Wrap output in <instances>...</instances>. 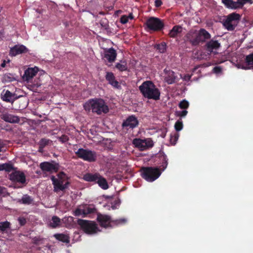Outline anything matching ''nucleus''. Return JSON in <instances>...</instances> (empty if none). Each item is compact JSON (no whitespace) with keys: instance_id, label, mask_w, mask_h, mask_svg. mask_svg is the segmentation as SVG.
<instances>
[{"instance_id":"obj_27","label":"nucleus","mask_w":253,"mask_h":253,"mask_svg":"<svg viewBox=\"0 0 253 253\" xmlns=\"http://www.w3.org/2000/svg\"><path fill=\"white\" fill-rule=\"evenodd\" d=\"M221 2L227 8L232 9H239V6H237V1H234L233 0H221Z\"/></svg>"},{"instance_id":"obj_22","label":"nucleus","mask_w":253,"mask_h":253,"mask_svg":"<svg viewBox=\"0 0 253 253\" xmlns=\"http://www.w3.org/2000/svg\"><path fill=\"white\" fill-rule=\"evenodd\" d=\"M1 118L4 121L10 123H18L20 122L19 117L7 113L2 114Z\"/></svg>"},{"instance_id":"obj_28","label":"nucleus","mask_w":253,"mask_h":253,"mask_svg":"<svg viewBox=\"0 0 253 253\" xmlns=\"http://www.w3.org/2000/svg\"><path fill=\"white\" fill-rule=\"evenodd\" d=\"M181 31L182 27L180 26H174L172 29L170 30L169 33V36L170 38H175L177 37L178 34L181 32Z\"/></svg>"},{"instance_id":"obj_50","label":"nucleus","mask_w":253,"mask_h":253,"mask_svg":"<svg viewBox=\"0 0 253 253\" xmlns=\"http://www.w3.org/2000/svg\"><path fill=\"white\" fill-rule=\"evenodd\" d=\"M4 79L5 80L7 81V82H12L13 81H15V79L14 77H10L8 75H6L4 77Z\"/></svg>"},{"instance_id":"obj_11","label":"nucleus","mask_w":253,"mask_h":253,"mask_svg":"<svg viewBox=\"0 0 253 253\" xmlns=\"http://www.w3.org/2000/svg\"><path fill=\"white\" fill-rule=\"evenodd\" d=\"M133 144L135 147L139 148L141 150H144L147 148L152 147L153 146V141L150 139H142L140 138H135L133 140Z\"/></svg>"},{"instance_id":"obj_21","label":"nucleus","mask_w":253,"mask_h":253,"mask_svg":"<svg viewBox=\"0 0 253 253\" xmlns=\"http://www.w3.org/2000/svg\"><path fill=\"white\" fill-rule=\"evenodd\" d=\"M159 159L160 161V169L164 171L167 167L168 165V159L167 155L164 153L162 152L159 154Z\"/></svg>"},{"instance_id":"obj_38","label":"nucleus","mask_w":253,"mask_h":253,"mask_svg":"<svg viewBox=\"0 0 253 253\" xmlns=\"http://www.w3.org/2000/svg\"><path fill=\"white\" fill-rule=\"evenodd\" d=\"M179 136V134L178 133H177V132H175L173 135L171 134L170 135V143L172 145H174L176 143V142L178 139Z\"/></svg>"},{"instance_id":"obj_37","label":"nucleus","mask_w":253,"mask_h":253,"mask_svg":"<svg viewBox=\"0 0 253 253\" xmlns=\"http://www.w3.org/2000/svg\"><path fill=\"white\" fill-rule=\"evenodd\" d=\"M253 2V0H237V6H239V8H242L247 3L252 4Z\"/></svg>"},{"instance_id":"obj_47","label":"nucleus","mask_w":253,"mask_h":253,"mask_svg":"<svg viewBox=\"0 0 253 253\" xmlns=\"http://www.w3.org/2000/svg\"><path fill=\"white\" fill-rule=\"evenodd\" d=\"M18 221L21 226H24L26 223V219L24 217H19Z\"/></svg>"},{"instance_id":"obj_49","label":"nucleus","mask_w":253,"mask_h":253,"mask_svg":"<svg viewBox=\"0 0 253 253\" xmlns=\"http://www.w3.org/2000/svg\"><path fill=\"white\" fill-rule=\"evenodd\" d=\"M128 21V17L126 15H123L121 17L120 22L122 24H126Z\"/></svg>"},{"instance_id":"obj_14","label":"nucleus","mask_w":253,"mask_h":253,"mask_svg":"<svg viewBox=\"0 0 253 253\" xmlns=\"http://www.w3.org/2000/svg\"><path fill=\"white\" fill-rule=\"evenodd\" d=\"M10 179L12 181L21 184L26 183V176L24 173L20 171H14L10 174Z\"/></svg>"},{"instance_id":"obj_58","label":"nucleus","mask_w":253,"mask_h":253,"mask_svg":"<svg viewBox=\"0 0 253 253\" xmlns=\"http://www.w3.org/2000/svg\"><path fill=\"white\" fill-rule=\"evenodd\" d=\"M1 66L2 67H4L5 66V61H4L1 64Z\"/></svg>"},{"instance_id":"obj_60","label":"nucleus","mask_w":253,"mask_h":253,"mask_svg":"<svg viewBox=\"0 0 253 253\" xmlns=\"http://www.w3.org/2000/svg\"><path fill=\"white\" fill-rule=\"evenodd\" d=\"M2 170V164H0V171Z\"/></svg>"},{"instance_id":"obj_59","label":"nucleus","mask_w":253,"mask_h":253,"mask_svg":"<svg viewBox=\"0 0 253 253\" xmlns=\"http://www.w3.org/2000/svg\"><path fill=\"white\" fill-rule=\"evenodd\" d=\"M3 189V187L0 186V194L2 193Z\"/></svg>"},{"instance_id":"obj_42","label":"nucleus","mask_w":253,"mask_h":253,"mask_svg":"<svg viewBox=\"0 0 253 253\" xmlns=\"http://www.w3.org/2000/svg\"><path fill=\"white\" fill-rule=\"evenodd\" d=\"M51 140L46 138H42L39 142V145L41 146V147H45L48 145L49 143L51 142Z\"/></svg>"},{"instance_id":"obj_29","label":"nucleus","mask_w":253,"mask_h":253,"mask_svg":"<svg viewBox=\"0 0 253 253\" xmlns=\"http://www.w3.org/2000/svg\"><path fill=\"white\" fill-rule=\"evenodd\" d=\"M245 60L247 66L243 67V69L247 70L250 69L252 67H253V53L247 55Z\"/></svg>"},{"instance_id":"obj_45","label":"nucleus","mask_w":253,"mask_h":253,"mask_svg":"<svg viewBox=\"0 0 253 253\" xmlns=\"http://www.w3.org/2000/svg\"><path fill=\"white\" fill-rule=\"evenodd\" d=\"M58 139L59 141L62 143H64L67 142L69 140V138L67 135L63 134L60 137H59Z\"/></svg>"},{"instance_id":"obj_34","label":"nucleus","mask_w":253,"mask_h":253,"mask_svg":"<svg viewBox=\"0 0 253 253\" xmlns=\"http://www.w3.org/2000/svg\"><path fill=\"white\" fill-rule=\"evenodd\" d=\"M19 202L25 205H30L33 202V199L27 194L24 195Z\"/></svg>"},{"instance_id":"obj_57","label":"nucleus","mask_w":253,"mask_h":253,"mask_svg":"<svg viewBox=\"0 0 253 253\" xmlns=\"http://www.w3.org/2000/svg\"><path fill=\"white\" fill-rule=\"evenodd\" d=\"M128 17V18H130L131 19H132L133 18V16L132 15V14L130 13L129 14V16H127Z\"/></svg>"},{"instance_id":"obj_55","label":"nucleus","mask_w":253,"mask_h":253,"mask_svg":"<svg viewBox=\"0 0 253 253\" xmlns=\"http://www.w3.org/2000/svg\"><path fill=\"white\" fill-rule=\"evenodd\" d=\"M44 148V147H41V146L39 145V151L40 152H42Z\"/></svg>"},{"instance_id":"obj_3","label":"nucleus","mask_w":253,"mask_h":253,"mask_svg":"<svg viewBox=\"0 0 253 253\" xmlns=\"http://www.w3.org/2000/svg\"><path fill=\"white\" fill-rule=\"evenodd\" d=\"M141 175L143 178L148 182H153L159 177L162 173L158 167H142L140 169Z\"/></svg>"},{"instance_id":"obj_25","label":"nucleus","mask_w":253,"mask_h":253,"mask_svg":"<svg viewBox=\"0 0 253 253\" xmlns=\"http://www.w3.org/2000/svg\"><path fill=\"white\" fill-rule=\"evenodd\" d=\"M15 94L7 90L5 92L3 91L1 94V99L6 102H13L14 100Z\"/></svg>"},{"instance_id":"obj_16","label":"nucleus","mask_w":253,"mask_h":253,"mask_svg":"<svg viewBox=\"0 0 253 253\" xmlns=\"http://www.w3.org/2000/svg\"><path fill=\"white\" fill-rule=\"evenodd\" d=\"M199 43L200 44H203L206 42L208 40H210L211 38V34L205 29L201 28L198 30Z\"/></svg>"},{"instance_id":"obj_1","label":"nucleus","mask_w":253,"mask_h":253,"mask_svg":"<svg viewBox=\"0 0 253 253\" xmlns=\"http://www.w3.org/2000/svg\"><path fill=\"white\" fill-rule=\"evenodd\" d=\"M138 88L144 98L155 101L160 99L161 91L152 81H145Z\"/></svg>"},{"instance_id":"obj_26","label":"nucleus","mask_w":253,"mask_h":253,"mask_svg":"<svg viewBox=\"0 0 253 253\" xmlns=\"http://www.w3.org/2000/svg\"><path fill=\"white\" fill-rule=\"evenodd\" d=\"M83 208L84 216H83V217H85L89 214L97 212L96 209L93 205H85L83 207Z\"/></svg>"},{"instance_id":"obj_54","label":"nucleus","mask_w":253,"mask_h":253,"mask_svg":"<svg viewBox=\"0 0 253 253\" xmlns=\"http://www.w3.org/2000/svg\"><path fill=\"white\" fill-rule=\"evenodd\" d=\"M4 147V144L2 142H1L0 141V152L2 150V148Z\"/></svg>"},{"instance_id":"obj_31","label":"nucleus","mask_w":253,"mask_h":253,"mask_svg":"<svg viewBox=\"0 0 253 253\" xmlns=\"http://www.w3.org/2000/svg\"><path fill=\"white\" fill-rule=\"evenodd\" d=\"M96 183H97L98 185L104 190H106L109 188V185L106 179L101 175Z\"/></svg>"},{"instance_id":"obj_36","label":"nucleus","mask_w":253,"mask_h":253,"mask_svg":"<svg viewBox=\"0 0 253 253\" xmlns=\"http://www.w3.org/2000/svg\"><path fill=\"white\" fill-rule=\"evenodd\" d=\"M44 241V239L41 237H35L32 238V243L37 246L43 244Z\"/></svg>"},{"instance_id":"obj_43","label":"nucleus","mask_w":253,"mask_h":253,"mask_svg":"<svg viewBox=\"0 0 253 253\" xmlns=\"http://www.w3.org/2000/svg\"><path fill=\"white\" fill-rule=\"evenodd\" d=\"M174 128L177 131L181 130L183 128L182 122L179 120L176 121L174 125Z\"/></svg>"},{"instance_id":"obj_23","label":"nucleus","mask_w":253,"mask_h":253,"mask_svg":"<svg viewBox=\"0 0 253 253\" xmlns=\"http://www.w3.org/2000/svg\"><path fill=\"white\" fill-rule=\"evenodd\" d=\"M164 72L166 74L165 81L169 84L174 83L176 78L174 72L172 71L167 70L166 69H165Z\"/></svg>"},{"instance_id":"obj_44","label":"nucleus","mask_w":253,"mask_h":253,"mask_svg":"<svg viewBox=\"0 0 253 253\" xmlns=\"http://www.w3.org/2000/svg\"><path fill=\"white\" fill-rule=\"evenodd\" d=\"M74 215L75 216H84V209L79 208H77L74 211Z\"/></svg>"},{"instance_id":"obj_61","label":"nucleus","mask_w":253,"mask_h":253,"mask_svg":"<svg viewBox=\"0 0 253 253\" xmlns=\"http://www.w3.org/2000/svg\"><path fill=\"white\" fill-rule=\"evenodd\" d=\"M112 208L113 209H115V208H116V206H115V205H113V206H112Z\"/></svg>"},{"instance_id":"obj_6","label":"nucleus","mask_w":253,"mask_h":253,"mask_svg":"<svg viewBox=\"0 0 253 253\" xmlns=\"http://www.w3.org/2000/svg\"><path fill=\"white\" fill-rule=\"evenodd\" d=\"M75 153L79 158L88 162H94L97 160L96 152L88 149L79 148Z\"/></svg>"},{"instance_id":"obj_46","label":"nucleus","mask_w":253,"mask_h":253,"mask_svg":"<svg viewBox=\"0 0 253 253\" xmlns=\"http://www.w3.org/2000/svg\"><path fill=\"white\" fill-rule=\"evenodd\" d=\"M57 177H58L57 179H59L66 180L67 178L66 174L63 171L60 172L57 174Z\"/></svg>"},{"instance_id":"obj_9","label":"nucleus","mask_w":253,"mask_h":253,"mask_svg":"<svg viewBox=\"0 0 253 253\" xmlns=\"http://www.w3.org/2000/svg\"><path fill=\"white\" fill-rule=\"evenodd\" d=\"M51 180L53 185L54 191L58 192L59 191H63L68 188L70 182L66 180L57 179L54 176L51 177Z\"/></svg>"},{"instance_id":"obj_40","label":"nucleus","mask_w":253,"mask_h":253,"mask_svg":"<svg viewBox=\"0 0 253 253\" xmlns=\"http://www.w3.org/2000/svg\"><path fill=\"white\" fill-rule=\"evenodd\" d=\"M179 107L181 109H186L189 106V103L188 101L185 99L182 100L178 104Z\"/></svg>"},{"instance_id":"obj_8","label":"nucleus","mask_w":253,"mask_h":253,"mask_svg":"<svg viewBox=\"0 0 253 253\" xmlns=\"http://www.w3.org/2000/svg\"><path fill=\"white\" fill-rule=\"evenodd\" d=\"M148 29L153 31H160L162 30L164 27V23L160 19L151 17L145 23Z\"/></svg>"},{"instance_id":"obj_10","label":"nucleus","mask_w":253,"mask_h":253,"mask_svg":"<svg viewBox=\"0 0 253 253\" xmlns=\"http://www.w3.org/2000/svg\"><path fill=\"white\" fill-rule=\"evenodd\" d=\"M139 122L137 118L133 115L128 116L122 124V127L126 129H133L138 126Z\"/></svg>"},{"instance_id":"obj_15","label":"nucleus","mask_w":253,"mask_h":253,"mask_svg":"<svg viewBox=\"0 0 253 253\" xmlns=\"http://www.w3.org/2000/svg\"><path fill=\"white\" fill-rule=\"evenodd\" d=\"M39 70L36 67L34 68H28L25 71L22 77L23 80L27 82L31 80L38 73Z\"/></svg>"},{"instance_id":"obj_33","label":"nucleus","mask_w":253,"mask_h":253,"mask_svg":"<svg viewBox=\"0 0 253 253\" xmlns=\"http://www.w3.org/2000/svg\"><path fill=\"white\" fill-rule=\"evenodd\" d=\"M115 67L121 72L126 71L127 69V63L126 60H121L120 63H117L116 64Z\"/></svg>"},{"instance_id":"obj_32","label":"nucleus","mask_w":253,"mask_h":253,"mask_svg":"<svg viewBox=\"0 0 253 253\" xmlns=\"http://www.w3.org/2000/svg\"><path fill=\"white\" fill-rule=\"evenodd\" d=\"M55 238L63 243H69L70 242V238L68 235L64 234H56L54 235Z\"/></svg>"},{"instance_id":"obj_17","label":"nucleus","mask_w":253,"mask_h":253,"mask_svg":"<svg viewBox=\"0 0 253 253\" xmlns=\"http://www.w3.org/2000/svg\"><path fill=\"white\" fill-rule=\"evenodd\" d=\"M27 47L23 45H15L10 48V55L15 56L17 55L26 53L28 51Z\"/></svg>"},{"instance_id":"obj_13","label":"nucleus","mask_w":253,"mask_h":253,"mask_svg":"<svg viewBox=\"0 0 253 253\" xmlns=\"http://www.w3.org/2000/svg\"><path fill=\"white\" fill-rule=\"evenodd\" d=\"M40 168L42 171L48 172L50 173L56 172L59 169L58 164H52L48 162H42L40 165Z\"/></svg>"},{"instance_id":"obj_7","label":"nucleus","mask_w":253,"mask_h":253,"mask_svg":"<svg viewBox=\"0 0 253 253\" xmlns=\"http://www.w3.org/2000/svg\"><path fill=\"white\" fill-rule=\"evenodd\" d=\"M241 18V15L236 13H232L229 14L226 20L223 23L225 28L228 31H233L237 26L239 21Z\"/></svg>"},{"instance_id":"obj_48","label":"nucleus","mask_w":253,"mask_h":253,"mask_svg":"<svg viewBox=\"0 0 253 253\" xmlns=\"http://www.w3.org/2000/svg\"><path fill=\"white\" fill-rule=\"evenodd\" d=\"M177 115L180 117H185L188 113V111L186 110H183L182 111L177 112Z\"/></svg>"},{"instance_id":"obj_18","label":"nucleus","mask_w":253,"mask_h":253,"mask_svg":"<svg viewBox=\"0 0 253 253\" xmlns=\"http://www.w3.org/2000/svg\"><path fill=\"white\" fill-rule=\"evenodd\" d=\"M206 49L210 52L217 50L220 47V43L217 40L211 39L207 42L205 45Z\"/></svg>"},{"instance_id":"obj_56","label":"nucleus","mask_w":253,"mask_h":253,"mask_svg":"<svg viewBox=\"0 0 253 253\" xmlns=\"http://www.w3.org/2000/svg\"><path fill=\"white\" fill-rule=\"evenodd\" d=\"M115 205H119L120 203V201L119 200H116L115 201Z\"/></svg>"},{"instance_id":"obj_41","label":"nucleus","mask_w":253,"mask_h":253,"mask_svg":"<svg viewBox=\"0 0 253 253\" xmlns=\"http://www.w3.org/2000/svg\"><path fill=\"white\" fill-rule=\"evenodd\" d=\"M2 170H4L7 172H10L14 169L13 166L11 164L5 163L2 164Z\"/></svg>"},{"instance_id":"obj_12","label":"nucleus","mask_w":253,"mask_h":253,"mask_svg":"<svg viewBox=\"0 0 253 253\" xmlns=\"http://www.w3.org/2000/svg\"><path fill=\"white\" fill-rule=\"evenodd\" d=\"M198 32L196 30H191L186 35L185 38L192 46H196L199 45Z\"/></svg>"},{"instance_id":"obj_35","label":"nucleus","mask_w":253,"mask_h":253,"mask_svg":"<svg viewBox=\"0 0 253 253\" xmlns=\"http://www.w3.org/2000/svg\"><path fill=\"white\" fill-rule=\"evenodd\" d=\"M11 223L7 221L0 222V232H5L7 229H10Z\"/></svg>"},{"instance_id":"obj_20","label":"nucleus","mask_w":253,"mask_h":253,"mask_svg":"<svg viewBox=\"0 0 253 253\" xmlns=\"http://www.w3.org/2000/svg\"><path fill=\"white\" fill-rule=\"evenodd\" d=\"M106 80L108 83L112 85L114 87L119 88L120 87L119 82L116 80L114 74L112 72H107L105 76Z\"/></svg>"},{"instance_id":"obj_4","label":"nucleus","mask_w":253,"mask_h":253,"mask_svg":"<svg viewBox=\"0 0 253 253\" xmlns=\"http://www.w3.org/2000/svg\"><path fill=\"white\" fill-rule=\"evenodd\" d=\"M97 221L101 227L104 228L111 227V223L119 225L125 224L126 222V218H123L115 220H112L109 215L102 214L100 213H97Z\"/></svg>"},{"instance_id":"obj_24","label":"nucleus","mask_w":253,"mask_h":253,"mask_svg":"<svg viewBox=\"0 0 253 253\" xmlns=\"http://www.w3.org/2000/svg\"><path fill=\"white\" fill-rule=\"evenodd\" d=\"M100 174L98 173H87L84 175L83 179L87 182H94L97 183Z\"/></svg>"},{"instance_id":"obj_51","label":"nucleus","mask_w":253,"mask_h":253,"mask_svg":"<svg viewBox=\"0 0 253 253\" xmlns=\"http://www.w3.org/2000/svg\"><path fill=\"white\" fill-rule=\"evenodd\" d=\"M213 71L216 74L219 73L221 72V68L220 67L216 66L213 68Z\"/></svg>"},{"instance_id":"obj_2","label":"nucleus","mask_w":253,"mask_h":253,"mask_svg":"<svg viewBox=\"0 0 253 253\" xmlns=\"http://www.w3.org/2000/svg\"><path fill=\"white\" fill-rule=\"evenodd\" d=\"M84 107L85 110H91L93 113H95L98 115H100L102 113L106 114L109 111L108 106L106 105L104 100L101 98L90 99L85 103Z\"/></svg>"},{"instance_id":"obj_30","label":"nucleus","mask_w":253,"mask_h":253,"mask_svg":"<svg viewBox=\"0 0 253 253\" xmlns=\"http://www.w3.org/2000/svg\"><path fill=\"white\" fill-rule=\"evenodd\" d=\"M154 48L161 53H164L166 52L167 45L166 42H163L160 43L156 44L154 46Z\"/></svg>"},{"instance_id":"obj_5","label":"nucleus","mask_w":253,"mask_h":253,"mask_svg":"<svg viewBox=\"0 0 253 253\" xmlns=\"http://www.w3.org/2000/svg\"><path fill=\"white\" fill-rule=\"evenodd\" d=\"M77 224L80 228L87 234H93L98 231L97 224L93 221L78 219Z\"/></svg>"},{"instance_id":"obj_19","label":"nucleus","mask_w":253,"mask_h":253,"mask_svg":"<svg viewBox=\"0 0 253 253\" xmlns=\"http://www.w3.org/2000/svg\"><path fill=\"white\" fill-rule=\"evenodd\" d=\"M116 51L113 48H110L105 51L104 58L110 63L114 62L116 58Z\"/></svg>"},{"instance_id":"obj_53","label":"nucleus","mask_w":253,"mask_h":253,"mask_svg":"<svg viewBox=\"0 0 253 253\" xmlns=\"http://www.w3.org/2000/svg\"><path fill=\"white\" fill-rule=\"evenodd\" d=\"M163 2L161 0H155V5L156 7L161 6Z\"/></svg>"},{"instance_id":"obj_52","label":"nucleus","mask_w":253,"mask_h":253,"mask_svg":"<svg viewBox=\"0 0 253 253\" xmlns=\"http://www.w3.org/2000/svg\"><path fill=\"white\" fill-rule=\"evenodd\" d=\"M192 75L186 74L182 78L183 80L185 81H189L191 78Z\"/></svg>"},{"instance_id":"obj_39","label":"nucleus","mask_w":253,"mask_h":253,"mask_svg":"<svg viewBox=\"0 0 253 253\" xmlns=\"http://www.w3.org/2000/svg\"><path fill=\"white\" fill-rule=\"evenodd\" d=\"M52 222L51 223V226L53 228H55L60 224V219L56 216H53L52 217Z\"/></svg>"}]
</instances>
